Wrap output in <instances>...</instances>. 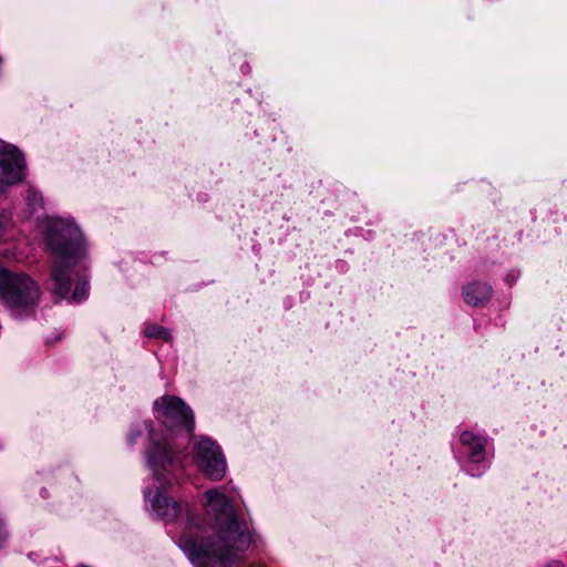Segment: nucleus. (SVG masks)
<instances>
[{
	"instance_id": "f257e3e1",
	"label": "nucleus",
	"mask_w": 567,
	"mask_h": 567,
	"mask_svg": "<svg viewBox=\"0 0 567 567\" xmlns=\"http://www.w3.org/2000/svg\"><path fill=\"white\" fill-rule=\"evenodd\" d=\"M210 524L203 530L187 529L179 538V548L193 564L223 567L238 561L252 543L244 522H239L233 503L218 489L205 492Z\"/></svg>"
},
{
	"instance_id": "f03ea898",
	"label": "nucleus",
	"mask_w": 567,
	"mask_h": 567,
	"mask_svg": "<svg viewBox=\"0 0 567 567\" xmlns=\"http://www.w3.org/2000/svg\"><path fill=\"white\" fill-rule=\"evenodd\" d=\"M45 240L54 258L50 292L59 302L70 295L74 267L86 256V244L79 226L64 219H56L48 226Z\"/></svg>"
},
{
	"instance_id": "7ed1b4c3",
	"label": "nucleus",
	"mask_w": 567,
	"mask_h": 567,
	"mask_svg": "<svg viewBox=\"0 0 567 567\" xmlns=\"http://www.w3.org/2000/svg\"><path fill=\"white\" fill-rule=\"evenodd\" d=\"M152 424V421L144 422L145 429L150 432V447L146 457L155 478L161 482V486H157L155 491L146 489L144 495L156 517L165 522H174L182 515L183 508L163 488L165 485L173 484V480L167 475L181 467L183 450L173 445L167 439L156 440Z\"/></svg>"
},
{
	"instance_id": "20e7f679",
	"label": "nucleus",
	"mask_w": 567,
	"mask_h": 567,
	"mask_svg": "<svg viewBox=\"0 0 567 567\" xmlns=\"http://www.w3.org/2000/svg\"><path fill=\"white\" fill-rule=\"evenodd\" d=\"M40 297V287L30 276L0 268V299L16 316L32 313Z\"/></svg>"
},
{
	"instance_id": "39448f33",
	"label": "nucleus",
	"mask_w": 567,
	"mask_h": 567,
	"mask_svg": "<svg viewBox=\"0 0 567 567\" xmlns=\"http://www.w3.org/2000/svg\"><path fill=\"white\" fill-rule=\"evenodd\" d=\"M157 419L171 432L192 434L195 429L192 409L178 396L163 395L154 401Z\"/></svg>"
},
{
	"instance_id": "423d86ee",
	"label": "nucleus",
	"mask_w": 567,
	"mask_h": 567,
	"mask_svg": "<svg viewBox=\"0 0 567 567\" xmlns=\"http://www.w3.org/2000/svg\"><path fill=\"white\" fill-rule=\"evenodd\" d=\"M195 460L200 470L212 480H220L226 472V461L216 442L202 437L194 447Z\"/></svg>"
},
{
	"instance_id": "0eeeda50",
	"label": "nucleus",
	"mask_w": 567,
	"mask_h": 567,
	"mask_svg": "<svg viewBox=\"0 0 567 567\" xmlns=\"http://www.w3.org/2000/svg\"><path fill=\"white\" fill-rule=\"evenodd\" d=\"M24 158L10 145L0 146V190L19 183L23 177Z\"/></svg>"
},
{
	"instance_id": "6e6552de",
	"label": "nucleus",
	"mask_w": 567,
	"mask_h": 567,
	"mask_svg": "<svg viewBox=\"0 0 567 567\" xmlns=\"http://www.w3.org/2000/svg\"><path fill=\"white\" fill-rule=\"evenodd\" d=\"M493 289L486 282H471L463 288L464 301L473 307L484 306L492 298Z\"/></svg>"
},
{
	"instance_id": "1a4fd4ad",
	"label": "nucleus",
	"mask_w": 567,
	"mask_h": 567,
	"mask_svg": "<svg viewBox=\"0 0 567 567\" xmlns=\"http://www.w3.org/2000/svg\"><path fill=\"white\" fill-rule=\"evenodd\" d=\"M89 296V280L85 276L76 275V284L75 288L72 292V301L81 302L85 300Z\"/></svg>"
},
{
	"instance_id": "9d476101",
	"label": "nucleus",
	"mask_w": 567,
	"mask_h": 567,
	"mask_svg": "<svg viewBox=\"0 0 567 567\" xmlns=\"http://www.w3.org/2000/svg\"><path fill=\"white\" fill-rule=\"evenodd\" d=\"M144 333L148 338H156L165 341L172 340L169 330L158 324H150L145 328Z\"/></svg>"
},
{
	"instance_id": "9b49d317",
	"label": "nucleus",
	"mask_w": 567,
	"mask_h": 567,
	"mask_svg": "<svg viewBox=\"0 0 567 567\" xmlns=\"http://www.w3.org/2000/svg\"><path fill=\"white\" fill-rule=\"evenodd\" d=\"M485 444L486 441L484 437H481L473 445L470 446V460L478 463L482 462L485 457Z\"/></svg>"
},
{
	"instance_id": "f8f14e48",
	"label": "nucleus",
	"mask_w": 567,
	"mask_h": 567,
	"mask_svg": "<svg viewBox=\"0 0 567 567\" xmlns=\"http://www.w3.org/2000/svg\"><path fill=\"white\" fill-rule=\"evenodd\" d=\"M27 204L32 212L43 207V197L37 190L30 188L27 194Z\"/></svg>"
},
{
	"instance_id": "ddd939ff",
	"label": "nucleus",
	"mask_w": 567,
	"mask_h": 567,
	"mask_svg": "<svg viewBox=\"0 0 567 567\" xmlns=\"http://www.w3.org/2000/svg\"><path fill=\"white\" fill-rule=\"evenodd\" d=\"M481 436L475 435L473 432L464 431L461 433L460 440L463 445L471 446L476 441H478Z\"/></svg>"
},
{
	"instance_id": "4468645a",
	"label": "nucleus",
	"mask_w": 567,
	"mask_h": 567,
	"mask_svg": "<svg viewBox=\"0 0 567 567\" xmlns=\"http://www.w3.org/2000/svg\"><path fill=\"white\" fill-rule=\"evenodd\" d=\"M142 435V426L140 424H134L130 433L127 435V442L130 445H133L136 443L137 439Z\"/></svg>"
},
{
	"instance_id": "2eb2a0df",
	"label": "nucleus",
	"mask_w": 567,
	"mask_h": 567,
	"mask_svg": "<svg viewBox=\"0 0 567 567\" xmlns=\"http://www.w3.org/2000/svg\"><path fill=\"white\" fill-rule=\"evenodd\" d=\"M9 223V217L6 214H0V237L2 236V233L4 228L7 227Z\"/></svg>"
},
{
	"instance_id": "dca6fc26",
	"label": "nucleus",
	"mask_w": 567,
	"mask_h": 567,
	"mask_svg": "<svg viewBox=\"0 0 567 567\" xmlns=\"http://www.w3.org/2000/svg\"><path fill=\"white\" fill-rule=\"evenodd\" d=\"M8 537V533L4 528L3 523L0 520V545H2Z\"/></svg>"
},
{
	"instance_id": "f3484780",
	"label": "nucleus",
	"mask_w": 567,
	"mask_h": 567,
	"mask_svg": "<svg viewBox=\"0 0 567 567\" xmlns=\"http://www.w3.org/2000/svg\"><path fill=\"white\" fill-rule=\"evenodd\" d=\"M544 567H561V563L558 560L551 561Z\"/></svg>"
}]
</instances>
